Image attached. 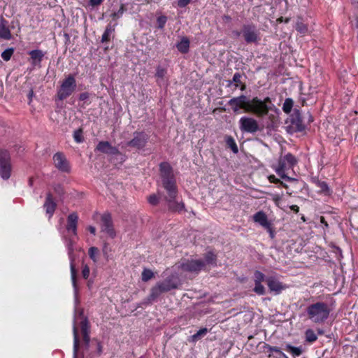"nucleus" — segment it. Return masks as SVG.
<instances>
[{
	"label": "nucleus",
	"mask_w": 358,
	"mask_h": 358,
	"mask_svg": "<svg viewBox=\"0 0 358 358\" xmlns=\"http://www.w3.org/2000/svg\"><path fill=\"white\" fill-rule=\"evenodd\" d=\"M208 331L207 328H202V329H199L196 334H194V335H192L190 337L189 341L196 342L197 341L201 339L202 337L206 336V334L208 333Z\"/></svg>",
	"instance_id": "c85d7f7f"
},
{
	"label": "nucleus",
	"mask_w": 358,
	"mask_h": 358,
	"mask_svg": "<svg viewBox=\"0 0 358 358\" xmlns=\"http://www.w3.org/2000/svg\"><path fill=\"white\" fill-rule=\"evenodd\" d=\"M89 97H90V94L88 92H83L80 94L79 99L80 101H85V100L88 99Z\"/></svg>",
	"instance_id": "3c124183"
},
{
	"label": "nucleus",
	"mask_w": 358,
	"mask_h": 358,
	"mask_svg": "<svg viewBox=\"0 0 358 358\" xmlns=\"http://www.w3.org/2000/svg\"><path fill=\"white\" fill-rule=\"evenodd\" d=\"M285 350L290 352L294 357L300 356L303 352L301 347H294L289 344L286 345Z\"/></svg>",
	"instance_id": "c756f323"
},
{
	"label": "nucleus",
	"mask_w": 358,
	"mask_h": 358,
	"mask_svg": "<svg viewBox=\"0 0 358 358\" xmlns=\"http://www.w3.org/2000/svg\"><path fill=\"white\" fill-rule=\"evenodd\" d=\"M0 38L6 40L11 38V34L7 25V21L3 18L0 20Z\"/></svg>",
	"instance_id": "b1692460"
},
{
	"label": "nucleus",
	"mask_w": 358,
	"mask_h": 358,
	"mask_svg": "<svg viewBox=\"0 0 358 358\" xmlns=\"http://www.w3.org/2000/svg\"><path fill=\"white\" fill-rule=\"evenodd\" d=\"M266 282L271 292H275V294H279L282 289H285V285L273 278H268Z\"/></svg>",
	"instance_id": "aec40b11"
},
{
	"label": "nucleus",
	"mask_w": 358,
	"mask_h": 358,
	"mask_svg": "<svg viewBox=\"0 0 358 358\" xmlns=\"http://www.w3.org/2000/svg\"><path fill=\"white\" fill-rule=\"evenodd\" d=\"M226 20H229L230 17L229 16H225Z\"/></svg>",
	"instance_id": "774afa93"
},
{
	"label": "nucleus",
	"mask_w": 358,
	"mask_h": 358,
	"mask_svg": "<svg viewBox=\"0 0 358 358\" xmlns=\"http://www.w3.org/2000/svg\"><path fill=\"white\" fill-rule=\"evenodd\" d=\"M12 172L10 155L6 150H0V176L3 180L10 178Z\"/></svg>",
	"instance_id": "0eeeda50"
},
{
	"label": "nucleus",
	"mask_w": 358,
	"mask_h": 358,
	"mask_svg": "<svg viewBox=\"0 0 358 358\" xmlns=\"http://www.w3.org/2000/svg\"><path fill=\"white\" fill-rule=\"evenodd\" d=\"M268 180L271 182L273 183H280L283 187L287 189L288 186L284 183L283 182L280 181V179L277 178L274 175H271L268 176Z\"/></svg>",
	"instance_id": "c03bdc74"
},
{
	"label": "nucleus",
	"mask_w": 358,
	"mask_h": 358,
	"mask_svg": "<svg viewBox=\"0 0 358 358\" xmlns=\"http://www.w3.org/2000/svg\"><path fill=\"white\" fill-rule=\"evenodd\" d=\"M82 129H78L73 133V138L76 143H81L83 141Z\"/></svg>",
	"instance_id": "a19ab883"
},
{
	"label": "nucleus",
	"mask_w": 358,
	"mask_h": 358,
	"mask_svg": "<svg viewBox=\"0 0 358 358\" xmlns=\"http://www.w3.org/2000/svg\"><path fill=\"white\" fill-rule=\"evenodd\" d=\"M53 161L55 167L62 172H69L70 166L69 164L62 152H57L53 156Z\"/></svg>",
	"instance_id": "4468645a"
},
{
	"label": "nucleus",
	"mask_w": 358,
	"mask_h": 358,
	"mask_svg": "<svg viewBox=\"0 0 358 358\" xmlns=\"http://www.w3.org/2000/svg\"><path fill=\"white\" fill-rule=\"evenodd\" d=\"M293 104H294L293 100L291 98H287L283 103V106H282L283 111L285 113L289 114L292 109Z\"/></svg>",
	"instance_id": "473e14b6"
},
{
	"label": "nucleus",
	"mask_w": 358,
	"mask_h": 358,
	"mask_svg": "<svg viewBox=\"0 0 358 358\" xmlns=\"http://www.w3.org/2000/svg\"><path fill=\"white\" fill-rule=\"evenodd\" d=\"M30 59L32 65L40 66L41 62L44 57V53L41 50H34L29 52Z\"/></svg>",
	"instance_id": "412c9836"
},
{
	"label": "nucleus",
	"mask_w": 358,
	"mask_h": 358,
	"mask_svg": "<svg viewBox=\"0 0 358 358\" xmlns=\"http://www.w3.org/2000/svg\"><path fill=\"white\" fill-rule=\"evenodd\" d=\"M242 75L240 73H234L232 80H228L227 87H231L234 86V90H236L240 87L241 90L243 91L246 88L245 84L242 83L241 80Z\"/></svg>",
	"instance_id": "a211bd4d"
},
{
	"label": "nucleus",
	"mask_w": 358,
	"mask_h": 358,
	"mask_svg": "<svg viewBox=\"0 0 358 358\" xmlns=\"http://www.w3.org/2000/svg\"><path fill=\"white\" fill-rule=\"evenodd\" d=\"M320 222L322 224H323L325 227H327V228L328 227L329 225H328L327 222H326L324 217L322 216L320 217Z\"/></svg>",
	"instance_id": "052dcab7"
},
{
	"label": "nucleus",
	"mask_w": 358,
	"mask_h": 358,
	"mask_svg": "<svg viewBox=\"0 0 358 358\" xmlns=\"http://www.w3.org/2000/svg\"><path fill=\"white\" fill-rule=\"evenodd\" d=\"M80 327L82 333L89 332V324L87 318H83L80 322Z\"/></svg>",
	"instance_id": "a18cd8bd"
},
{
	"label": "nucleus",
	"mask_w": 358,
	"mask_h": 358,
	"mask_svg": "<svg viewBox=\"0 0 358 358\" xmlns=\"http://www.w3.org/2000/svg\"><path fill=\"white\" fill-rule=\"evenodd\" d=\"M253 220L255 222L259 223L261 226L265 228L270 227V223L268 221L267 216L263 211L256 213L253 216Z\"/></svg>",
	"instance_id": "5701e85b"
},
{
	"label": "nucleus",
	"mask_w": 358,
	"mask_h": 358,
	"mask_svg": "<svg viewBox=\"0 0 358 358\" xmlns=\"http://www.w3.org/2000/svg\"><path fill=\"white\" fill-rule=\"evenodd\" d=\"M255 286L253 289L254 292L258 295H264L265 294V288L262 285V282L255 283Z\"/></svg>",
	"instance_id": "ea45409f"
},
{
	"label": "nucleus",
	"mask_w": 358,
	"mask_h": 358,
	"mask_svg": "<svg viewBox=\"0 0 358 358\" xmlns=\"http://www.w3.org/2000/svg\"><path fill=\"white\" fill-rule=\"evenodd\" d=\"M57 204L53 200L51 193L48 192L46 196L45 201L43 204V208L46 213L48 215L49 218L52 217L56 209Z\"/></svg>",
	"instance_id": "dca6fc26"
},
{
	"label": "nucleus",
	"mask_w": 358,
	"mask_h": 358,
	"mask_svg": "<svg viewBox=\"0 0 358 358\" xmlns=\"http://www.w3.org/2000/svg\"><path fill=\"white\" fill-rule=\"evenodd\" d=\"M90 268L87 265H84L82 270V275L85 279H87L90 275Z\"/></svg>",
	"instance_id": "49530a36"
},
{
	"label": "nucleus",
	"mask_w": 358,
	"mask_h": 358,
	"mask_svg": "<svg viewBox=\"0 0 358 358\" xmlns=\"http://www.w3.org/2000/svg\"><path fill=\"white\" fill-rule=\"evenodd\" d=\"M180 285V280L177 275H171L166 277L164 280L158 282L151 288L150 294L148 296L149 301H155L162 294L168 292L172 289H176Z\"/></svg>",
	"instance_id": "7ed1b4c3"
},
{
	"label": "nucleus",
	"mask_w": 358,
	"mask_h": 358,
	"mask_svg": "<svg viewBox=\"0 0 358 358\" xmlns=\"http://www.w3.org/2000/svg\"><path fill=\"white\" fill-rule=\"evenodd\" d=\"M270 109V106L268 105H266L262 100L258 97H254L252 99L248 100L246 112L252 113L257 117H264L268 113Z\"/></svg>",
	"instance_id": "423d86ee"
},
{
	"label": "nucleus",
	"mask_w": 358,
	"mask_h": 358,
	"mask_svg": "<svg viewBox=\"0 0 358 358\" xmlns=\"http://www.w3.org/2000/svg\"><path fill=\"white\" fill-rule=\"evenodd\" d=\"M96 149L106 154L116 155L119 153L118 150L110 145L108 141H101L98 143Z\"/></svg>",
	"instance_id": "f3484780"
},
{
	"label": "nucleus",
	"mask_w": 358,
	"mask_h": 358,
	"mask_svg": "<svg viewBox=\"0 0 358 358\" xmlns=\"http://www.w3.org/2000/svg\"><path fill=\"white\" fill-rule=\"evenodd\" d=\"M68 248H69V259H70L71 278V281H72V285L74 288L75 294H76L77 291H78L77 284H76V269L75 264H74L75 258L73 255V248H72L71 243H69Z\"/></svg>",
	"instance_id": "2eb2a0df"
},
{
	"label": "nucleus",
	"mask_w": 358,
	"mask_h": 358,
	"mask_svg": "<svg viewBox=\"0 0 358 358\" xmlns=\"http://www.w3.org/2000/svg\"><path fill=\"white\" fill-rule=\"evenodd\" d=\"M27 96H28V98H29V103H30V102L31 101L32 97L34 96V91L32 90H31L29 92Z\"/></svg>",
	"instance_id": "13d9d810"
},
{
	"label": "nucleus",
	"mask_w": 358,
	"mask_h": 358,
	"mask_svg": "<svg viewBox=\"0 0 358 358\" xmlns=\"http://www.w3.org/2000/svg\"><path fill=\"white\" fill-rule=\"evenodd\" d=\"M98 350H99V352H101V345H100L99 344Z\"/></svg>",
	"instance_id": "69168bd1"
},
{
	"label": "nucleus",
	"mask_w": 358,
	"mask_h": 358,
	"mask_svg": "<svg viewBox=\"0 0 358 358\" xmlns=\"http://www.w3.org/2000/svg\"><path fill=\"white\" fill-rule=\"evenodd\" d=\"M228 104L231 106L234 112L236 113L239 109H243L246 112L248 108V100L245 95H241L237 97H234L228 101Z\"/></svg>",
	"instance_id": "ddd939ff"
},
{
	"label": "nucleus",
	"mask_w": 358,
	"mask_h": 358,
	"mask_svg": "<svg viewBox=\"0 0 358 358\" xmlns=\"http://www.w3.org/2000/svg\"><path fill=\"white\" fill-rule=\"evenodd\" d=\"M88 254H89V256L90 257V259L94 262H97V260H98L97 256H98V254H99V250H98L97 248H96V247H91V248H90Z\"/></svg>",
	"instance_id": "4c0bfd02"
},
{
	"label": "nucleus",
	"mask_w": 358,
	"mask_h": 358,
	"mask_svg": "<svg viewBox=\"0 0 358 358\" xmlns=\"http://www.w3.org/2000/svg\"><path fill=\"white\" fill-rule=\"evenodd\" d=\"M296 30L301 35H305L308 33V28L306 24L302 21H297L296 24Z\"/></svg>",
	"instance_id": "2f4dec72"
},
{
	"label": "nucleus",
	"mask_w": 358,
	"mask_h": 358,
	"mask_svg": "<svg viewBox=\"0 0 358 358\" xmlns=\"http://www.w3.org/2000/svg\"><path fill=\"white\" fill-rule=\"evenodd\" d=\"M124 6H123V5H121V6L120 7L119 10H118L117 12H113V13L110 15V17H111L113 20L118 19V18H120V17H122V14L124 13Z\"/></svg>",
	"instance_id": "37998d69"
},
{
	"label": "nucleus",
	"mask_w": 358,
	"mask_h": 358,
	"mask_svg": "<svg viewBox=\"0 0 358 358\" xmlns=\"http://www.w3.org/2000/svg\"><path fill=\"white\" fill-rule=\"evenodd\" d=\"M148 136L143 131H136L133 134V138L127 145L136 149L144 148L148 142Z\"/></svg>",
	"instance_id": "f8f14e48"
},
{
	"label": "nucleus",
	"mask_w": 358,
	"mask_h": 358,
	"mask_svg": "<svg viewBox=\"0 0 358 358\" xmlns=\"http://www.w3.org/2000/svg\"><path fill=\"white\" fill-rule=\"evenodd\" d=\"M101 231L106 233L111 238H115L116 236L112 217L108 213H104L101 216Z\"/></svg>",
	"instance_id": "9b49d317"
},
{
	"label": "nucleus",
	"mask_w": 358,
	"mask_h": 358,
	"mask_svg": "<svg viewBox=\"0 0 358 358\" xmlns=\"http://www.w3.org/2000/svg\"><path fill=\"white\" fill-rule=\"evenodd\" d=\"M154 276V273L150 269H144L142 272L141 278L144 282H147Z\"/></svg>",
	"instance_id": "e433bc0d"
},
{
	"label": "nucleus",
	"mask_w": 358,
	"mask_h": 358,
	"mask_svg": "<svg viewBox=\"0 0 358 358\" xmlns=\"http://www.w3.org/2000/svg\"><path fill=\"white\" fill-rule=\"evenodd\" d=\"M88 230L93 235H95L96 234V228L93 226H90L88 227Z\"/></svg>",
	"instance_id": "4d7b16f0"
},
{
	"label": "nucleus",
	"mask_w": 358,
	"mask_h": 358,
	"mask_svg": "<svg viewBox=\"0 0 358 358\" xmlns=\"http://www.w3.org/2000/svg\"><path fill=\"white\" fill-rule=\"evenodd\" d=\"M167 73V71L166 69L162 67V66H157L156 70V77L158 78V83L161 85V80L164 79V78L166 76Z\"/></svg>",
	"instance_id": "72a5a7b5"
},
{
	"label": "nucleus",
	"mask_w": 358,
	"mask_h": 358,
	"mask_svg": "<svg viewBox=\"0 0 358 358\" xmlns=\"http://www.w3.org/2000/svg\"><path fill=\"white\" fill-rule=\"evenodd\" d=\"M290 209L296 213H298L299 210V207L296 205H292L290 206Z\"/></svg>",
	"instance_id": "bf43d9fd"
},
{
	"label": "nucleus",
	"mask_w": 358,
	"mask_h": 358,
	"mask_svg": "<svg viewBox=\"0 0 358 358\" xmlns=\"http://www.w3.org/2000/svg\"><path fill=\"white\" fill-rule=\"evenodd\" d=\"M178 268L184 271L199 273L205 268L203 259H185L180 263Z\"/></svg>",
	"instance_id": "1a4fd4ad"
},
{
	"label": "nucleus",
	"mask_w": 358,
	"mask_h": 358,
	"mask_svg": "<svg viewBox=\"0 0 358 358\" xmlns=\"http://www.w3.org/2000/svg\"><path fill=\"white\" fill-rule=\"evenodd\" d=\"M320 186L323 192H328L329 187L327 184L325 182H322L320 183Z\"/></svg>",
	"instance_id": "864d4df0"
},
{
	"label": "nucleus",
	"mask_w": 358,
	"mask_h": 358,
	"mask_svg": "<svg viewBox=\"0 0 358 358\" xmlns=\"http://www.w3.org/2000/svg\"><path fill=\"white\" fill-rule=\"evenodd\" d=\"M166 22V17L164 16H160L157 18V22L159 28L162 29L164 28L165 24Z\"/></svg>",
	"instance_id": "de8ad7c7"
},
{
	"label": "nucleus",
	"mask_w": 358,
	"mask_h": 358,
	"mask_svg": "<svg viewBox=\"0 0 358 358\" xmlns=\"http://www.w3.org/2000/svg\"><path fill=\"white\" fill-rule=\"evenodd\" d=\"M176 48L181 53H187L189 49V40L187 37H183L181 41L176 44Z\"/></svg>",
	"instance_id": "393cba45"
},
{
	"label": "nucleus",
	"mask_w": 358,
	"mask_h": 358,
	"mask_svg": "<svg viewBox=\"0 0 358 358\" xmlns=\"http://www.w3.org/2000/svg\"><path fill=\"white\" fill-rule=\"evenodd\" d=\"M191 0H178V6L180 8L185 7L187 4L190 3Z\"/></svg>",
	"instance_id": "8fccbe9b"
},
{
	"label": "nucleus",
	"mask_w": 358,
	"mask_h": 358,
	"mask_svg": "<svg viewBox=\"0 0 358 358\" xmlns=\"http://www.w3.org/2000/svg\"><path fill=\"white\" fill-rule=\"evenodd\" d=\"M264 348L267 349V351L269 352L268 355L269 358L273 356V352L276 353V355L275 357V358H282V356H285V354L278 347L271 346L268 344H265Z\"/></svg>",
	"instance_id": "a878e982"
},
{
	"label": "nucleus",
	"mask_w": 358,
	"mask_h": 358,
	"mask_svg": "<svg viewBox=\"0 0 358 358\" xmlns=\"http://www.w3.org/2000/svg\"><path fill=\"white\" fill-rule=\"evenodd\" d=\"M148 201L152 205H157L159 202V199L155 194H152L148 197Z\"/></svg>",
	"instance_id": "09e8293b"
},
{
	"label": "nucleus",
	"mask_w": 358,
	"mask_h": 358,
	"mask_svg": "<svg viewBox=\"0 0 358 358\" xmlns=\"http://www.w3.org/2000/svg\"><path fill=\"white\" fill-rule=\"evenodd\" d=\"M103 253L104 256L108 255V244L106 243H104L103 248Z\"/></svg>",
	"instance_id": "6e6d98bb"
},
{
	"label": "nucleus",
	"mask_w": 358,
	"mask_h": 358,
	"mask_svg": "<svg viewBox=\"0 0 358 358\" xmlns=\"http://www.w3.org/2000/svg\"><path fill=\"white\" fill-rule=\"evenodd\" d=\"M283 358H288L287 356L285 354V356H282Z\"/></svg>",
	"instance_id": "338daca9"
},
{
	"label": "nucleus",
	"mask_w": 358,
	"mask_h": 358,
	"mask_svg": "<svg viewBox=\"0 0 358 358\" xmlns=\"http://www.w3.org/2000/svg\"><path fill=\"white\" fill-rule=\"evenodd\" d=\"M226 143H227V146L231 149L233 152L237 153L238 152L237 145H236L234 139L232 137H231V136L227 137V138L226 140Z\"/></svg>",
	"instance_id": "c9c22d12"
},
{
	"label": "nucleus",
	"mask_w": 358,
	"mask_h": 358,
	"mask_svg": "<svg viewBox=\"0 0 358 358\" xmlns=\"http://www.w3.org/2000/svg\"><path fill=\"white\" fill-rule=\"evenodd\" d=\"M82 334H83L84 341L86 343V344H88L90 342L89 332H85V333H82Z\"/></svg>",
	"instance_id": "5fc2aeb1"
},
{
	"label": "nucleus",
	"mask_w": 358,
	"mask_h": 358,
	"mask_svg": "<svg viewBox=\"0 0 358 358\" xmlns=\"http://www.w3.org/2000/svg\"><path fill=\"white\" fill-rule=\"evenodd\" d=\"M205 263V267L207 265H215L216 264V256L212 252H208L205 254L204 259L203 260Z\"/></svg>",
	"instance_id": "cd10ccee"
},
{
	"label": "nucleus",
	"mask_w": 358,
	"mask_h": 358,
	"mask_svg": "<svg viewBox=\"0 0 358 358\" xmlns=\"http://www.w3.org/2000/svg\"><path fill=\"white\" fill-rule=\"evenodd\" d=\"M242 34L247 43H257L259 40V31L254 24H244Z\"/></svg>",
	"instance_id": "9d476101"
},
{
	"label": "nucleus",
	"mask_w": 358,
	"mask_h": 358,
	"mask_svg": "<svg viewBox=\"0 0 358 358\" xmlns=\"http://www.w3.org/2000/svg\"><path fill=\"white\" fill-rule=\"evenodd\" d=\"M265 275L259 271L255 272V283H259L264 281Z\"/></svg>",
	"instance_id": "79ce46f5"
},
{
	"label": "nucleus",
	"mask_w": 358,
	"mask_h": 358,
	"mask_svg": "<svg viewBox=\"0 0 358 358\" xmlns=\"http://www.w3.org/2000/svg\"><path fill=\"white\" fill-rule=\"evenodd\" d=\"M14 52L13 48H8L1 53V57L4 61H8Z\"/></svg>",
	"instance_id": "58836bf2"
},
{
	"label": "nucleus",
	"mask_w": 358,
	"mask_h": 358,
	"mask_svg": "<svg viewBox=\"0 0 358 358\" xmlns=\"http://www.w3.org/2000/svg\"><path fill=\"white\" fill-rule=\"evenodd\" d=\"M76 89V81L73 76L69 75L62 83L57 90V96L60 101L70 96Z\"/></svg>",
	"instance_id": "39448f33"
},
{
	"label": "nucleus",
	"mask_w": 358,
	"mask_h": 358,
	"mask_svg": "<svg viewBox=\"0 0 358 358\" xmlns=\"http://www.w3.org/2000/svg\"><path fill=\"white\" fill-rule=\"evenodd\" d=\"M73 352H74V355L76 356V353L78 352V347H79V338H78V329H77V327H76V324L73 325Z\"/></svg>",
	"instance_id": "7c9ffc66"
},
{
	"label": "nucleus",
	"mask_w": 358,
	"mask_h": 358,
	"mask_svg": "<svg viewBox=\"0 0 358 358\" xmlns=\"http://www.w3.org/2000/svg\"><path fill=\"white\" fill-rule=\"evenodd\" d=\"M265 103L266 105L271 103V99L269 97H266L264 100H262Z\"/></svg>",
	"instance_id": "680f3d73"
},
{
	"label": "nucleus",
	"mask_w": 358,
	"mask_h": 358,
	"mask_svg": "<svg viewBox=\"0 0 358 358\" xmlns=\"http://www.w3.org/2000/svg\"><path fill=\"white\" fill-rule=\"evenodd\" d=\"M291 127L295 131H303L305 129L302 120L299 113H296L291 119Z\"/></svg>",
	"instance_id": "4be33fe9"
},
{
	"label": "nucleus",
	"mask_w": 358,
	"mask_h": 358,
	"mask_svg": "<svg viewBox=\"0 0 358 358\" xmlns=\"http://www.w3.org/2000/svg\"><path fill=\"white\" fill-rule=\"evenodd\" d=\"M238 124L240 130L245 133L255 134L260 130L258 122L251 117H241Z\"/></svg>",
	"instance_id": "6e6552de"
},
{
	"label": "nucleus",
	"mask_w": 358,
	"mask_h": 358,
	"mask_svg": "<svg viewBox=\"0 0 358 358\" xmlns=\"http://www.w3.org/2000/svg\"><path fill=\"white\" fill-rule=\"evenodd\" d=\"M331 309L324 302L318 301L306 308L308 319L315 324H323L329 317Z\"/></svg>",
	"instance_id": "f03ea898"
},
{
	"label": "nucleus",
	"mask_w": 358,
	"mask_h": 358,
	"mask_svg": "<svg viewBox=\"0 0 358 358\" xmlns=\"http://www.w3.org/2000/svg\"><path fill=\"white\" fill-rule=\"evenodd\" d=\"M103 0H90V3L92 6H96L100 5Z\"/></svg>",
	"instance_id": "603ef678"
},
{
	"label": "nucleus",
	"mask_w": 358,
	"mask_h": 358,
	"mask_svg": "<svg viewBox=\"0 0 358 358\" xmlns=\"http://www.w3.org/2000/svg\"><path fill=\"white\" fill-rule=\"evenodd\" d=\"M115 29L110 24L107 25L105 31L101 36V43H106L110 40V37Z\"/></svg>",
	"instance_id": "bb28decb"
},
{
	"label": "nucleus",
	"mask_w": 358,
	"mask_h": 358,
	"mask_svg": "<svg viewBox=\"0 0 358 358\" xmlns=\"http://www.w3.org/2000/svg\"><path fill=\"white\" fill-rule=\"evenodd\" d=\"M55 189L58 194H61L63 192L60 185H58L57 187L55 188Z\"/></svg>",
	"instance_id": "e2e57ef3"
},
{
	"label": "nucleus",
	"mask_w": 358,
	"mask_h": 358,
	"mask_svg": "<svg viewBox=\"0 0 358 358\" xmlns=\"http://www.w3.org/2000/svg\"><path fill=\"white\" fill-rule=\"evenodd\" d=\"M297 164L296 158L291 153L281 155L279 157L278 166L274 168L276 173L282 179L287 181L296 182V179L289 177L286 175L285 171L292 169Z\"/></svg>",
	"instance_id": "20e7f679"
},
{
	"label": "nucleus",
	"mask_w": 358,
	"mask_h": 358,
	"mask_svg": "<svg viewBox=\"0 0 358 358\" xmlns=\"http://www.w3.org/2000/svg\"><path fill=\"white\" fill-rule=\"evenodd\" d=\"M233 34L236 36V37H238L240 36L241 35V32L238 31H233Z\"/></svg>",
	"instance_id": "0e129e2a"
},
{
	"label": "nucleus",
	"mask_w": 358,
	"mask_h": 358,
	"mask_svg": "<svg viewBox=\"0 0 358 358\" xmlns=\"http://www.w3.org/2000/svg\"><path fill=\"white\" fill-rule=\"evenodd\" d=\"M159 171L163 187L168 194L165 199L168 203L169 209L173 211L182 210L185 207L184 203L176 200L177 187L172 167L167 162H162L159 164Z\"/></svg>",
	"instance_id": "f257e3e1"
},
{
	"label": "nucleus",
	"mask_w": 358,
	"mask_h": 358,
	"mask_svg": "<svg viewBox=\"0 0 358 358\" xmlns=\"http://www.w3.org/2000/svg\"><path fill=\"white\" fill-rule=\"evenodd\" d=\"M78 216L76 213H71L67 218L66 229L69 231H72L73 234H77V224Z\"/></svg>",
	"instance_id": "6ab92c4d"
},
{
	"label": "nucleus",
	"mask_w": 358,
	"mask_h": 358,
	"mask_svg": "<svg viewBox=\"0 0 358 358\" xmlns=\"http://www.w3.org/2000/svg\"><path fill=\"white\" fill-rule=\"evenodd\" d=\"M306 341L309 343L315 342L317 339V336L313 329H307L305 333Z\"/></svg>",
	"instance_id": "f704fd0d"
}]
</instances>
